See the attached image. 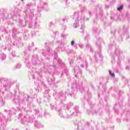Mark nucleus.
Here are the masks:
<instances>
[{
  "mask_svg": "<svg viewBox=\"0 0 130 130\" xmlns=\"http://www.w3.org/2000/svg\"><path fill=\"white\" fill-rule=\"evenodd\" d=\"M109 74L111 76V77H114L115 75L114 73H112V72H111V71H109Z\"/></svg>",
  "mask_w": 130,
  "mask_h": 130,
  "instance_id": "nucleus-2",
  "label": "nucleus"
},
{
  "mask_svg": "<svg viewBox=\"0 0 130 130\" xmlns=\"http://www.w3.org/2000/svg\"><path fill=\"white\" fill-rule=\"evenodd\" d=\"M122 9H123V6H121L120 7L117 8V11H120V10H122Z\"/></svg>",
  "mask_w": 130,
  "mask_h": 130,
  "instance_id": "nucleus-1",
  "label": "nucleus"
},
{
  "mask_svg": "<svg viewBox=\"0 0 130 130\" xmlns=\"http://www.w3.org/2000/svg\"><path fill=\"white\" fill-rule=\"evenodd\" d=\"M21 1H22V2L24 1V0H21Z\"/></svg>",
  "mask_w": 130,
  "mask_h": 130,
  "instance_id": "nucleus-4",
  "label": "nucleus"
},
{
  "mask_svg": "<svg viewBox=\"0 0 130 130\" xmlns=\"http://www.w3.org/2000/svg\"><path fill=\"white\" fill-rule=\"evenodd\" d=\"M74 44H75V42L74 41H72L71 42V45H74Z\"/></svg>",
  "mask_w": 130,
  "mask_h": 130,
  "instance_id": "nucleus-3",
  "label": "nucleus"
}]
</instances>
